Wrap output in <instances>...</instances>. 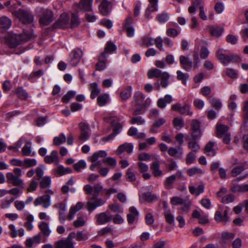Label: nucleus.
<instances>
[{
    "mask_svg": "<svg viewBox=\"0 0 248 248\" xmlns=\"http://www.w3.org/2000/svg\"><path fill=\"white\" fill-rule=\"evenodd\" d=\"M171 108L182 115L191 116L193 114L192 111L190 110V106L187 104H185L183 106H181L180 104H173L171 106Z\"/></svg>",
    "mask_w": 248,
    "mask_h": 248,
    "instance_id": "nucleus-11",
    "label": "nucleus"
},
{
    "mask_svg": "<svg viewBox=\"0 0 248 248\" xmlns=\"http://www.w3.org/2000/svg\"><path fill=\"white\" fill-rule=\"evenodd\" d=\"M38 228L40 230L38 233H40L41 236V234H42L44 237L47 238L50 235L51 231L49 227L48 223L41 221L38 224Z\"/></svg>",
    "mask_w": 248,
    "mask_h": 248,
    "instance_id": "nucleus-17",
    "label": "nucleus"
},
{
    "mask_svg": "<svg viewBox=\"0 0 248 248\" xmlns=\"http://www.w3.org/2000/svg\"><path fill=\"white\" fill-rule=\"evenodd\" d=\"M133 150V146L131 143L125 142L120 145L116 151L117 155H120L124 151H126L128 154L132 153Z\"/></svg>",
    "mask_w": 248,
    "mask_h": 248,
    "instance_id": "nucleus-26",
    "label": "nucleus"
},
{
    "mask_svg": "<svg viewBox=\"0 0 248 248\" xmlns=\"http://www.w3.org/2000/svg\"><path fill=\"white\" fill-rule=\"evenodd\" d=\"M244 170V168L243 166H238L234 168L231 171L232 175V177H235L240 174L242 171Z\"/></svg>",
    "mask_w": 248,
    "mask_h": 248,
    "instance_id": "nucleus-61",
    "label": "nucleus"
},
{
    "mask_svg": "<svg viewBox=\"0 0 248 248\" xmlns=\"http://www.w3.org/2000/svg\"><path fill=\"white\" fill-rule=\"evenodd\" d=\"M69 17L67 14H62L59 20L55 23L54 26L56 27L64 28L69 24Z\"/></svg>",
    "mask_w": 248,
    "mask_h": 248,
    "instance_id": "nucleus-21",
    "label": "nucleus"
},
{
    "mask_svg": "<svg viewBox=\"0 0 248 248\" xmlns=\"http://www.w3.org/2000/svg\"><path fill=\"white\" fill-rule=\"evenodd\" d=\"M103 186L99 184L94 185L93 187V196L91 200L86 204V208L89 211H93L96 207L104 204V202L101 199H97L99 192L102 190Z\"/></svg>",
    "mask_w": 248,
    "mask_h": 248,
    "instance_id": "nucleus-3",
    "label": "nucleus"
},
{
    "mask_svg": "<svg viewBox=\"0 0 248 248\" xmlns=\"http://www.w3.org/2000/svg\"><path fill=\"white\" fill-rule=\"evenodd\" d=\"M96 223L98 225H103L109 222L112 220V216L109 212H102L96 215Z\"/></svg>",
    "mask_w": 248,
    "mask_h": 248,
    "instance_id": "nucleus-13",
    "label": "nucleus"
},
{
    "mask_svg": "<svg viewBox=\"0 0 248 248\" xmlns=\"http://www.w3.org/2000/svg\"><path fill=\"white\" fill-rule=\"evenodd\" d=\"M16 93L21 99H25L28 96V93L22 88L17 89Z\"/></svg>",
    "mask_w": 248,
    "mask_h": 248,
    "instance_id": "nucleus-63",
    "label": "nucleus"
},
{
    "mask_svg": "<svg viewBox=\"0 0 248 248\" xmlns=\"http://www.w3.org/2000/svg\"><path fill=\"white\" fill-rule=\"evenodd\" d=\"M76 94V93L75 91H69L65 95L62 97V100L63 103H67L71 99L75 96Z\"/></svg>",
    "mask_w": 248,
    "mask_h": 248,
    "instance_id": "nucleus-56",
    "label": "nucleus"
},
{
    "mask_svg": "<svg viewBox=\"0 0 248 248\" xmlns=\"http://www.w3.org/2000/svg\"><path fill=\"white\" fill-rule=\"evenodd\" d=\"M150 5L147 8L150 12H154L157 10V3L158 0H149Z\"/></svg>",
    "mask_w": 248,
    "mask_h": 248,
    "instance_id": "nucleus-60",
    "label": "nucleus"
},
{
    "mask_svg": "<svg viewBox=\"0 0 248 248\" xmlns=\"http://www.w3.org/2000/svg\"><path fill=\"white\" fill-rule=\"evenodd\" d=\"M207 31L210 32L213 36L218 37L222 34L224 29L221 26L214 27L209 26L207 28Z\"/></svg>",
    "mask_w": 248,
    "mask_h": 248,
    "instance_id": "nucleus-27",
    "label": "nucleus"
},
{
    "mask_svg": "<svg viewBox=\"0 0 248 248\" xmlns=\"http://www.w3.org/2000/svg\"><path fill=\"white\" fill-rule=\"evenodd\" d=\"M152 173L155 177L161 176L163 175L162 171L160 170V163L157 160L152 162L150 166Z\"/></svg>",
    "mask_w": 248,
    "mask_h": 248,
    "instance_id": "nucleus-24",
    "label": "nucleus"
},
{
    "mask_svg": "<svg viewBox=\"0 0 248 248\" xmlns=\"http://www.w3.org/2000/svg\"><path fill=\"white\" fill-rule=\"evenodd\" d=\"M35 11L40 16L39 22L41 24L46 26L53 21V15L50 10L38 7L36 8Z\"/></svg>",
    "mask_w": 248,
    "mask_h": 248,
    "instance_id": "nucleus-6",
    "label": "nucleus"
},
{
    "mask_svg": "<svg viewBox=\"0 0 248 248\" xmlns=\"http://www.w3.org/2000/svg\"><path fill=\"white\" fill-rule=\"evenodd\" d=\"M188 148L193 152H197L200 149V146L196 140H191L188 144Z\"/></svg>",
    "mask_w": 248,
    "mask_h": 248,
    "instance_id": "nucleus-55",
    "label": "nucleus"
},
{
    "mask_svg": "<svg viewBox=\"0 0 248 248\" xmlns=\"http://www.w3.org/2000/svg\"><path fill=\"white\" fill-rule=\"evenodd\" d=\"M248 176V174H246L243 176H240L236 179L233 180L232 184L231 186V190L234 193L244 192V185H236L235 184V182L243 180L245 179Z\"/></svg>",
    "mask_w": 248,
    "mask_h": 248,
    "instance_id": "nucleus-16",
    "label": "nucleus"
},
{
    "mask_svg": "<svg viewBox=\"0 0 248 248\" xmlns=\"http://www.w3.org/2000/svg\"><path fill=\"white\" fill-rule=\"evenodd\" d=\"M229 127L222 124H217L216 126L217 136L219 138H222L224 135L229 133Z\"/></svg>",
    "mask_w": 248,
    "mask_h": 248,
    "instance_id": "nucleus-31",
    "label": "nucleus"
},
{
    "mask_svg": "<svg viewBox=\"0 0 248 248\" xmlns=\"http://www.w3.org/2000/svg\"><path fill=\"white\" fill-rule=\"evenodd\" d=\"M110 123L113 127V132L115 136L118 134L123 128L122 124L119 123V120L116 117H111L110 118Z\"/></svg>",
    "mask_w": 248,
    "mask_h": 248,
    "instance_id": "nucleus-23",
    "label": "nucleus"
},
{
    "mask_svg": "<svg viewBox=\"0 0 248 248\" xmlns=\"http://www.w3.org/2000/svg\"><path fill=\"white\" fill-rule=\"evenodd\" d=\"M90 89L91 92V98L92 99H94L100 92L98 85L95 82L90 84Z\"/></svg>",
    "mask_w": 248,
    "mask_h": 248,
    "instance_id": "nucleus-39",
    "label": "nucleus"
},
{
    "mask_svg": "<svg viewBox=\"0 0 248 248\" xmlns=\"http://www.w3.org/2000/svg\"><path fill=\"white\" fill-rule=\"evenodd\" d=\"M181 173L179 172L176 175H171L167 177L164 182V185L168 189H171L173 187V185L176 181V177H180Z\"/></svg>",
    "mask_w": 248,
    "mask_h": 248,
    "instance_id": "nucleus-29",
    "label": "nucleus"
},
{
    "mask_svg": "<svg viewBox=\"0 0 248 248\" xmlns=\"http://www.w3.org/2000/svg\"><path fill=\"white\" fill-rule=\"evenodd\" d=\"M133 99V104L136 107L133 113V115L142 114L143 110L150 105L151 102L149 97L146 98V96L140 91L135 93Z\"/></svg>",
    "mask_w": 248,
    "mask_h": 248,
    "instance_id": "nucleus-2",
    "label": "nucleus"
},
{
    "mask_svg": "<svg viewBox=\"0 0 248 248\" xmlns=\"http://www.w3.org/2000/svg\"><path fill=\"white\" fill-rule=\"evenodd\" d=\"M131 94L132 87L128 86L120 93V96L123 101H125L131 97Z\"/></svg>",
    "mask_w": 248,
    "mask_h": 248,
    "instance_id": "nucleus-35",
    "label": "nucleus"
},
{
    "mask_svg": "<svg viewBox=\"0 0 248 248\" xmlns=\"http://www.w3.org/2000/svg\"><path fill=\"white\" fill-rule=\"evenodd\" d=\"M22 153L25 156H34L35 153H31V146L29 145H25L22 149Z\"/></svg>",
    "mask_w": 248,
    "mask_h": 248,
    "instance_id": "nucleus-54",
    "label": "nucleus"
},
{
    "mask_svg": "<svg viewBox=\"0 0 248 248\" xmlns=\"http://www.w3.org/2000/svg\"><path fill=\"white\" fill-rule=\"evenodd\" d=\"M107 155V152L104 150H100L94 153L92 156L90 157V160L93 163L97 160L99 157H104Z\"/></svg>",
    "mask_w": 248,
    "mask_h": 248,
    "instance_id": "nucleus-40",
    "label": "nucleus"
},
{
    "mask_svg": "<svg viewBox=\"0 0 248 248\" xmlns=\"http://www.w3.org/2000/svg\"><path fill=\"white\" fill-rule=\"evenodd\" d=\"M53 172L55 176L59 177L71 173L72 172V170L70 168H65L62 165H60L54 169Z\"/></svg>",
    "mask_w": 248,
    "mask_h": 248,
    "instance_id": "nucleus-22",
    "label": "nucleus"
},
{
    "mask_svg": "<svg viewBox=\"0 0 248 248\" xmlns=\"http://www.w3.org/2000/svg\"><path fill=\"white\" fill-rule=\"evenodd\" d=\"M108 56H105V54H101L98 57V62L95 65L96 70L102 71L106 67V62Z\"/></svg>",
    "mask_w": 248,
    "mask_h": 248,
    "instance_id": "nucleus-28",
    "label": "nucleus"
},
{
    "mask_svg": "<svg viewBox=\"0 0 248 248\" xmlns=\"http://www.w3.org/2000/svg\"><path fill=\"white\" fill-rule=\"evenodd\" d=\"M133 19L131 16H128L124 24V29L127 32V36L133 37L134 35V29L132 26Z\"/></svg>",
    "mask_w": 248,
    "mask_h": 248,
    "instance_id": "nucleus-15",
    "label": "nucleus"
},
{
    "mask_svg": "<svg viewBox=\"0 0 248 248\" xmlns=\"http://www.w3.org/2000/svg\"><path fill=\"white\" fill-rule=\"evenodd\" d=\"M111 9V3L108 1H102L99 6V12L104 16H108Z\"/></svg>",
    "mask_w": 248,
    "mask_h": 248,
    "instance_id": "nucleus-18",
    "label": "nucleus"
},
{
    "mask_svg": "<svg viewBox=\"0 0 248 248\" xmlns=\"http://www.w3.org/2000/svg\"><path fill=\"white\" fill-rule=\"evenodd\" d=\"M66 141V137L65 135L61 133L58 136L55 137L53 139V144L56 146H59L64 143Z\"/></svg>",
    "mask_w": 248,
    "mask_h": 248,
    "instance_id": "nucleus-44",
    "label": "nucleus"
},
{
    "mask_svg": "<svg viewBox=\"0 0 248 248\" xmlns=\"http://www.w3.org/2000/svg\"><path fill=\"white\" fill-rule=\"evenodd\" d=\"M75 236L74 232H70L65 239H61L55 242V248H75L73 239Z\"/></svg>",
    "mask_w": 248,
    "mask_h": 248,
    "instance_id": "nucleus-7",
    "label": "nucleus"
},
{
    "mask_svg": "<svg viewBox=\"0 0 248 248\" xmlns=\"http://www.w3.org/2000/svg\"><path fill=\"white\" fill-rule=\"evenodd\" d=\"M172 98L171 95L167 94L163 98H159L157 101V106L161 108H164L167 104H170Z\"/></svg>",
    "mask_w": 248,
    "mask_h": 248,
    "instance_id": "nucleus-33",
    "label": "nucleus"
},
{
    "mask_svg": "<svg viewBox=\"0 0 248 248\" xmlns=\"http://www.w3.org/2000/svg\"><path fill=\"white\" fill-rule=\"evenodd\" d=\"M166 122V120L162 118L159 119L155 122L152 127L150 130V132L152 133H156L157 132V128L160 127Z\"/></svg>",
    "mask_w": 248,
    "mask_h": 248,
    "instance_id": "nucleus-38",
    "label": "nucleus"
},
{
    "mask_svg": "<svg viewBox=\"0 0 248 248\" xmlns=\"http://www.w3.org/2000/svg\"><path fill=\"white\" fill-rule=\"evenodd\" d=\"M37 165V161L34 158H26L23 161V167L28 168Z\"/></svg>",
    "mask_w": 248,
    "mask_h": 248,
    "instance_id": "nucleus-48",
    "label": "nucleus"
},
{
    "mask_svg": "<svg viewBox=\"0 0 248 248\" xmlns=\"http://www.w3.org/2000/svg\"><path fill=\"white\" fill-rule=\"evenodd\" d=\"M216 56L220 62L224 65H227L231 62H239L241 58L237 55H226L223 53L222 48H218Z\"/></svg>",
    "mask_w": 248,
    "mask_h": 248,
    "instance_id": "nucleus-5",
    "label": "nucleus"
},
{
    "mask_svg": "<svg viewBox=\"0 0 248 248\" xmlns=\"http://www.w3.org/2000/svg\"><path fill=\"white\" fill-rule=\"evenodd\" d=\"M103 162L112 168H114L117 164L116 160L112 157H108L103 159Z\"/></svg>",
    "mask_w": 248,
    "mask_h": 248,
    "instance_id": "nucleus-57",
    "label": "nucleus"
},
{
    "mask_svg": "<svg viewBox=\"0 0 248 248\" xmlns=\"http://www.w3.org/2000/svg\"><path fill=\"white\" fill-rule=\"evenodd\" d=\"M170 202L173 205H181L184 203V201L182 198L176 196L172 197L170 199Z\"/></svg>",
    "mask_w": 248,
    "mask_h": 248,
    "instance_id": "nucleus-58",
    "label": "nucleus"
},
{
    "mask_svg": "<svg viewBox=\"0 0 248 248\" xmlns=\"http://www.w3.org/2000/svg\"><path fill=\"white\" fill-rule=\"evenodd\" d=\"M180 63L183 68L188 71L193 65V62L189 61L188 57L181 55L179 57Z\"/></svg>",
    "mask_w": 248,
    "mask_h": 248,
    "instance_id": "nucleus-25",
    "label": "nucleus"
},
{
    "mask_svg": "<svg viewBox=\"0 0 248 248\" xmlns=\"http://www.w3.org/2000/svg\"><path fill=\"white\" fill-rule=\"evenodd\" d=\"M108 100V95L107 94H103L99 95L97 97V104L99 106H105Z\"/></svg>",
    "mask_w": 248,
    "mask_h": 248,
    "instance_id": "nucleus-49",
    "label": "nucleus"
},
{
    "mask_svg": "<svg viewBox=\"0 0 248 248\" xmlns=\"http://www.w3.org/2000/svg\"><path fill=\"white\" fill-rule=\"evenodd\" d=\"M75 235L77 240L80 241L87 240L88 238L89 233L87 231L84 230L82 231H78L76 233L75 232Z\"/></svg>",
    "mask_w": 248,
    "mask_h": 248,
    "instance_id": "nucleus-41",
    "label": "nucleus"
},
{
    "mask_svg": "<svg viewBox=\"0 0 248 248\" xmlns=\"http://www.w3.org/2000/svg\"><path fill=\"white\" fill-rule=\"evenodd\" d=\"M174 126L177 130L181 129L184 125V122L181 118H175L173 120Z\"/></svg>",
    "mask_w": 248,
    "mask_h": 248,
    "instance_id": "nucleus-53",
    "label": "nucleus"
},
{
    "mask_svg": "<svg viewBox=\"0 0 248 248\" xmlns=\"http://www.w3.org/2000/svg\"><path fill=\"white\" fill-rule=\"evenodd\" d=\"M134 115V117H132L130 121V124H137L138 125H142L145 123V120L140 116Z\"/></svg>",
    "mask_w": 248,
    "mask_h": 248,
    "instance_id": "nucleus-46",
    "label": "nucleus"
},
{
    "mask_svg": "<svg viewBox=\"0 0 248 248\" xmlns=\"http://www.w3.org/2000/svg\"><path fill=\"white\" fill-rule=\"evenodd\" d=\"M83 55L82 50L76 48L74 49L70 54V63L73 66H76L79 62Z\"/></svg>",
    "mask_w": 248,
    "mask_h": 248,
    "instance_id": "nucleus-9",
    "label": "nucleus"
},
{
    "mask_svg": "<svg viewBox=\"0 0 248 248\" xmlns=\"http://www.w3.org/2000/svg\"><path fill=\"white\" fill-rule=\"evenodd\" d=\"M93 0H80L79 7L86 11L92 10V6Z\"/></svg>",
    "mask_w": 248,
    "mask_h": 248,
    "instance_id": "nucleus-37",
    "label": "nucleus"
},
{
    "mask_svg": "<svg viewBox=\"0 0 248 248\" xmlns=\"http://www.w3.org/2000/svg\"><path fill=\"white\" fill-rule=\"evenodd\" d=\"M40 186L43 188H46L50 187L51 185V179L49 176L43 177L40 182Z\"/></svg>",
    "mask_w": 248,
    "mask_h": 248,
    "instance_id": "nucleus-47",
    "label": "nucleus"
},
{
    "mask_svg": "<svg viewBox=\"0 0 248 248\" xmlns=\"http://www.w3.org/2000/svg\"><path fill=\"white\" fill-rule=\"evenodd\" d=\"M130 213L127 214V221L129 224H132L139 216V212L135 207H131L129 209Z\"/></svg>",
    "mask_w": 248,
    "mask_h": 248,
    "instance_id": "nucleus-30",
    "label": "nucleus"
},
{
    "mask_svg": "<svg viewBox=\"0 0 248 248\" xmlns=\"http://www.w3.org/2000/svg\"><path fill=\"white\" fill-rule=\"evenodd\" d=\"M147 74L149 78H160V84L162 87L166 88L168 86L169 84V79L170 78V75L168 72H162L159 69L153 68L148 70Z\"/></svg>",
    "mask_w": 248,
    "mask_h": 248,
    "instance_id": "nucleus-4",
    "label": "nucleus"
},
{
    "mask_svg": "<svg viewBox=\"0 0 248 248\" xmlns=\"http://www.w3.org/2000/svg\"><path fill=\"white\" fill-rule=\"evenodd\" d=\"M168 153L171 156L180 158L182 157L183 152L182 147L178 146L177 149L173 147H170L168 149Z\"/></svg>",
    "mask_w": 248,
    "mask_h": 248,
    "instance_id": "nucleus-32",
    "label": "nucleus"
},
{
    "mask_svg": "<svg viewBox=\"0 0 248 248\" xmlns=\"http://www.w3.org/2000/svg\"><path fill=\"white\" fill-rule=\"evenodd\" d=\"M177 73V79L179 80H181L183 84L186 85V80L188 78V75L186 73H184L180 70H178L176 72Z\"/></svg>",
    "mask_w": 248,
    "mask_h": 248,
    "instance_id": "nucleus-51",
    "label": "nucleus"
},
{
    "mask_svg": "<svg viewBox=\"0 0 248 248\" xmlns=\"http://www.w3.org/2000/svg\"><path fill=\"white\" fill-rule=\"evenodd\" d=\"M11 26V20L6 16L0 18V29L5 30L8 29Z\"/></svg>",
    "mask_w": 248,
    "mask_h": 248,
    "instance_id": "nucleus-36",
    "label": "nucleus"
},
{
    "mask_svg": "<svg viewBox=\"0 0 248 248\" xmlns=\"http://www.w3.org/2000/svg\"><path fill=\"white\" fill-rule=\"evenodd\" d=\"M116 49V46L113 43L108 42L107 43L104 52H102L101 54H105V56H108V53L113 52Z\"/></svg>",
    "mask_w": 248,
    "mask_h": 248,
    "instance_id": "nucleus-43",
    "label": "nucleus"
},
{
    "mask_svg": "<svg viewBox=\"0 0 248 248\" xmlns=\"http://www.w3.org/2000/svg\"><path fill=\"white\" fill-rule=\"evenodd\" d=\"M41 242V236L40 233H38L32 237L28 238L25 241L26 246L29 248L33 247H35L38 244Z\"/></svg>",
    "mask_w": 248,
    "mask_h": 248,
    "instance_id": "nucleus-19",
    "label": "nucleus"
},
{
    "mask_svg": "<svg viewBox=\"0 0 248 248\" xmlns=\"http://www.w3.org/2000/svg\"><path fill=\"white\" fill-rule=\"evenodd\" d=\"M18 15L20 20L24 24L30 25L33 21V15L29 11L20 10Z\"/></svg>",
    "mask_w": 248,
    "mask_h": 248,
    "instance_id": "nucleus-12",
    "label": "nucleus"
},
{
    "mask_svg": "<svg viewBox=\"0 0 248 248\" xmlns=\"http://www.w3.org/2000/svg\"><path fill=\"white\" fill-rule=\"evenodd\" d=\"M6 178L8 183L11 184L14 186H20L24 188L23 181L19 177L15 175L12 172L6 173Z\"/></svg>",
    "mask_w": 248,
    "mask_h": 248,
    "instance_id": "nucleus-10",
    "label": "nucleus"
},
{
    "mask_svg": "<svg viewBox=\"0 0 248 248\" xmlns=\"http://www.w3.org/2000/svg\"><path fill=\"white\" fill-rule=\"evenodd\" d=\"M14 201L13 198H6L0 201V207L2 209L8 208L11 204Z\"/></svg>",
    "mask_w": 248,
    "mask_h": 248,
    "instance_id": "nucleus-42",
    "label": "nucleus"
},
{
    "mask_svg": "<svg viewBox=\"0 0 248 248\" xmlns=\"http://www.w3.org/2000/svg\"><path fill=\"white\" fill-rule=\"evenodd\" d=\"M229 208L226 207L225 209L217 211L215 214L214 219L217 222H222L225 224L230 220L228 216Z\"/></svg>",
    "mask_w": 248,
    "mask_h": 248,
    "instance_id": "nucleus-8",
    "label": "nucleus"
},
{
    "mask_svg": "<svg viewBox=\"0 0 248 248\" xmlns=\"http://www.w3.org/2000/svg\"><path fill=\"white\" fill-rule=\"evenodd\" d=\"M164 215L166 221L170 224H172L174 222V216L171 213L170 210H167L164 211Z\"/></svg>",
    "mask_w": 248,
    "mask_h": 248,
    "instance_id": "nucleus-45",
    "label": "nucleus"
},
{
    "mask_svg": "<svg viewBox=\"0 0 248 248\" xmlns=\"http://www.w3.org/2000/svg\"><path fill=\"white\" fill-rule=\"evenodd\" d=\"M180 33V31L174 28H169L167 30L166 34L171 37H175Z\"/></svg>",
    "mask_w": 248,
    "mask_h": 248,
    "instance_id": "nucleus-64",
    "label": "nucleus"
},
{
    "mask_svg": "<svg viewBox=\"0 0 248 248\" xmlns=\"http://www.w3.org/2000/svg\"><path fill=\"white\" fill-rule=\"evenodd\" d=\"M86 166V162L83 160H80L78 162L74 164V168L77 171H80L81 169H84Z\"/></svg>",
    "mask_w": 248,
    "mask_h": 248,
    "instance_id": "nucleus-59",
    "label": "nucleus"
},
{
    "mask_svg": "<svg viewBox=\"0 0 248 248\" xmlns=\"http://www.w3.org/2000/svg\"><path fill=\"white\" fill-rule=\"evenodd\" d=\"M50 196L47 194L39 197L34 201V205L35 206L42 205L45 208H48L50 205Z\"/></svg>",
    "mask_w": 248,
    "mask_h": 248,
    "instance_id": "nucleus-14",
    "label": "nucleus"
},
{
    "mask_svg": "<svg viewBox=\"0 0 248 248\" xmlns=\"http://www.w3.org/2000/svg\"><path fill=\"white\" fill-rule=\"evenodd\" d=\"M143 198L148 202H151L156 199V197L151 192H146L143 194Z\"/></svg>",
    "mask_w": 248,
    "mask_h": 248,
    "instance_id": "nucleus-62",
    "label": "nucleus"
},
{
    "mask_svg": "<svg viewBox=\"0 0 248 248\" xmlns=\"http://www.w3.org/2000/svg\"><path fill=\"white\" fill-rule=\"evenodd\" d=\"M35 37L32 30H30L24 31L22 34L9 33L5 37V41L11 48H15L20 43H25Z\"/></svg>",
    "mask_w": 248,
    "mask_h": 248,
    "instance_id": "nucleus-1",
    "label": "nucleus"
},
{
    "mask_svg": "<svg viewBox=\"0 0 248 248\" xmlns=\"http://www.w3.org/2000/svg\"><path fill=\"white\" fill-rule=\"evenodd\" d=\"M187 173L190 176H193L195 175H200L203 174V171L200 168L197 167H193L187 170Z\"/></svg>",
    "mask_w": 248,
    "mask_h": 248,
    "instance_id": "nucleus-50",
    "label": "nucleus"
},
{
    "mask_svg": "<svg viewBox=\"0 0 248 248\" xmlns=\"http://www.w3.org/2000/svg\"><path fill=\"white\" fill-rule=\"evenodd\" d=\"M125 178L128 182H133L136 180V177L135 173L132 171L131 168H128L126 171Z\"/></svg>",
    "mask_w": 248,
    "mask_h": 248,
    "instance_id": "nucleus-52",
    "label": "nucleus"
},
{
    "mask_svg": "<svg viewBox=\"0 0 248 248\" xmlns=\"http://www.w3.org/2000/svg\"><path fill=\"white\" fill-rule=\"evenodd\" d=\"M215 142L209 141L206 145L204 148V153L208 156H214L216 153V150L214 148Z\"/></svg>",
    "mask_w": 248,
    "mask_h": 248,
    "instance_id": "nucleus-34",
    "label": "nucleus"
},
{
    "mask_svg": "<svg viewBox=\"0 0 248 248\" xmlns=\"http://www.w3.org/2000/svg\"><path fill=\"white\" fill-rule=\"evenodd\" d=\"M44 161L47 164L54 163L56 165L59 164L58 152L56 150L52 151L50 154L46 155L44 158Z\"/></svg>",
    "mask_w": 248,
    "mask_h": 248,
    "instance_id": "nucleus-20",
    "label": "nucleus"
}]
</instances>
